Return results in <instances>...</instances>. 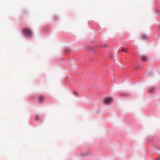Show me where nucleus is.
<instances>
[{"mask_svg": "<svg viewBox=\"0 0 160 160\" xmlns=\"http://www.w3.org/2000/svg\"><path fill=\"white\" fill-rule=\"evenodd\" d=\"M35 118L36 120H39V117L38 115L35 116Z\"/></svg>", "mask_w": 160, "mask_h": 160, "instance_id": "nucleus-7", "label": "nucleus"}, {"mask_svg": "<svg viewBox=\"0 0 160 160\" xmlns=\"http://www.w3.org/2000/svg\"><path fill=\"white\" fill-rule=\"evenodd\" d=\"M124 51H125V52H127V51H126L125 50H124Z\"/></svg>", "mask_w": 160, "mask_h": 160, "instance_id": "nucleus-10", "label": "nucleus"}, {"mask_svg": "<svg viewBox=\"0 0 160 160\" xmlns=\"http://www.w3.org/2000/svg\"><path fill=\"white\" fill-rule=\"evenodd\" d=\"M124 50H125V49L124 48H123L122 49V51H121V52L124 51Z\"/></svg>", "mask_w": 160, "mask_h": 160, "instance_id": "nucleus-8", "label": "nucleus"}, {"mask_svg": "<svg viewBox=\"0 0 160 160\" xmlns=\"http://www.w3.org/2000/svg\"><path fill=\"white\" fill-rule=\"evenodd\" d=\"M44 97L42 95L39 96L38 98V100L40 102H42L44 100Z\"/></svg>", "mask_w": 160, "mask_h": 160, "instance_id": "nucleus-3", "label": "nucleus"}, {"mask_svg": "<svg viewBox=\"0 0 160 160\" xmlns=\"http://www.w3.org/2000/svg\"><path fill=\"white\" fill-rule=\"evenodd\" d=\"M140 37L143 40L147 39L148 38V37L147 36L144 35Z\"/></svg>", "mask_w": 160, "mask_h": 160, "instance_id": "nucleus-5", "label": "nucleus"}, {"mask_svg": "<svg viewBox=\"0 0 160 160\" xmlns=\"http://www.w3.org/2000/svg\"><path fill=\"white\" fill-rule=\"evenodd\" d=\"M160 160V158H157L156 159V160Z\"/></svg>", "mask_w": 160, "mask_h": 160, "instance_id": "nucleus-9", "label": "nucleus"}, {"mask_svg": "<svg viewBox=\"0 0 160 160\" xmlns=\"http://www.w3.org/2000/svg\"><path fill=\"white\" fill-rule=\"evenodd\" d=\"M112 98H108L104 99V102L106 104H109L111 103L112 101Z\"/></svg>", "mask_w": 160, "mask_h": 160, "instance_id": "nucleus-2", "label": "nucleus"}, {"mask_svg": "<svg viewBox=\"0 0 160 160\" xmlns=\"http://www.w3.org/2000/svg\"><path fill=\"white\" fill-rule=\"evenodd\" d=\"M141 59L142 61L144 62L147 60V58L144 56H141Z\"/></svg>", "mask_w": 160, "mask_h": 160, "instance_id": "nucleus-4", "label": "nucleus"}, {"mask_svg": "<svg viewBox=\"0 0 160 160\" xmlns=\"http://www.w3.org/2000/svg\"><path fill=\"white\" fill-rule=\"evenodd\" d=\"M22 31L24 34L26 36L31 37L32 33L31 30L28 28H25L23 29Z\"/></svg>", "mask_w": 160, "mask_h": 160, "instance_id": "nucleus-1", "label": "nucleus"}, {"mask_svg": "<svg viewBox=\"0 0 160 160\" xmlns=\"http://www.w3.org/2000/svg\"><path fill=\"white\" fill-rule=\"evenodd\" d=\"M155 88L153 87L150 88L149 89V91L150 92H154Z\"/></svg>", "mask_w": 160, "mask_h": 160, "instance_id": "nucleus-6", "label": "nucleus"}]
</instances>
